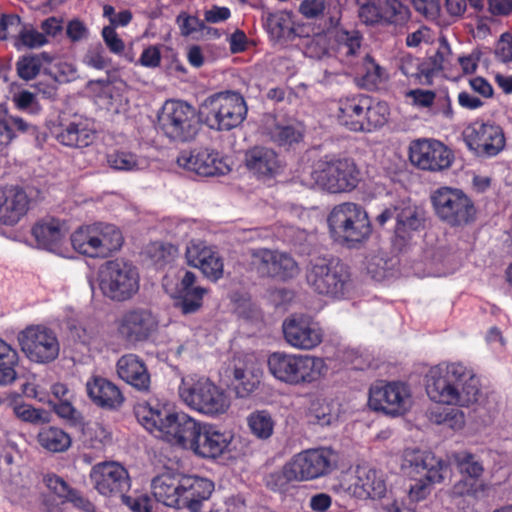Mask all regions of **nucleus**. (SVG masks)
Instances as JSON below:
<instances>
[{
	"mask_svg": "<svg viewBox=\"0 0 512 512\" xmlns=\"http://www.w3.org/2000/svg\"><path fill=\"white\" fill-rule=\"evenodd\" d=\"M286 343L297 350L310 351L323 341L324 333L318 323L308 317L292 315L282 324Z\"/></svg>",
	"mask_w": 512,
	"mask_h": 512,
	"instance_id": "nucleus-22",
	"label": "nucleus"
},
{
	"mask_svg": "<svg viewBox=\"0 0 512 512\" xmlns=\"http://www.w3.org/2000/svg\"><path fill=\"white\" fill-rule=\"evenodd\" d=\"M436 215L450 226H463L474 221L476 208L460 189L440 187L431 195Z\"/></svg>",
	"mask_w": 512,
	"mask_h": 512,
	"instance_id": "nucleus-15",
	"label": "nucleus"
},
{
	"mask_svg": "<svg viewBox=\"0 0 512 512\" xmlns=\"http://www.w3.org/2000/svg\"><path fill=\"white\" fill-rule=\"evenodd\" d=\"M101 293L115 302L131 300L140 289V275L136 266L123 259L108 260L98 271Z\"/></svg>",
	"mask_w": 512,
	"mask_h": 512,
	"instance_id": "nucleus-9",
	"label": "nucleus"
},
{
	"mask_svg": "<svg viewBox=\"0 0 512 512\" xmlns=\"http://www.w3.org/2000/svg\"><path fill=\"white\" fill-rule=\"evenodd\" d=\"M136 415L140 424L155 437L184 449L189 448L199 422L184 412H172L160 404L140 405Z\"/></svg>",
	"mask_w": 512,
	"mask_h": 512,
	"instance_id": "nucleus-2",
	"label": "nucleus"
},
{
	"mask_svg": "<svg viewBox=\"0 0 512 512\" xmlns=\"http://www.w3.org/2000/svg\"><path fill=\"white\" fill-rule=\"evenodd\" d=\"M362 85L368 89H374L385 83L389 74L372 57L366 55L362 63Z\"/></svg>",
	"mask_w": 512,
	"mask_h": 512,
	"instance_id": "nucleus-51",
	"label": "nucleus"
},
{
	"mask_svg": "<svg viewBox=\"0 0 512 512\" xmlns=\"http://www.w3.org/2000/svg\"><path fill=\"white\" fill-rule=\"evenodd\" d=\"M252 261L262 274L272 277L288 279L296 276L299 272L296 261L284 252L256 249L252 251Z\"/></svg>",
	"mask_w": 512,
	"mask_h": 512,
	"instance_id": "nucleus-29",
	"label": "nucleus"
},
{
	"mask_svg": "<svg viewBox=\"0 0 512 512\" xmlns=\"http://www.w3.org/2000/svg\"><path fill=\"white\" fill-rule=\"evenodd\" d=\"M310 414L320 426H330L339 419V406L333 401L317 399L311 404Z\"/></svg>",
	"mask_w": 512,
	"mask_h": 512,
	"instance_id": "nucleus-50",
	"label": "nucleus"
},
{
	"mask_svg": "<svg viewBox=\"0 0 512 512\" xmlns=\"http://www.w3.org/2000/svg\"><path fill=\"white\" fill-rule=\"evenodd\" d=\"M118 376L138 390H147L150 385V375L144 362L134 354L122 356L116 365Z\"/></svg>",
	"mask_w": 512,
	"mask_h": 512,
	"instance_id": "nucleus-40",
	"label": "nucleus"
},
{
	"mask_svg": "<svg viewBox=\"0 0 512 512\" xmlns=\"http://www.w3.org/2000/svg\"><path fill=\"white\" fill-rule=\"evenodd\" d=\"M84 64L87 66L103 70L110 66L111 59L101 45L90 47L83 58Z\"/></svg>",
	"mask_w": 512,
	"mask_h": 512,
	"instance_id": "nucleus-61",
	"label": "nucleus"
},
{
	"mask_svg": "<svg viewBox=\"0 0 512 512\" xmlns=\"http://www.w3.org/2000/svg\"><path fill=\"white\" fill-rule=\"evenodd\" d=\"M176 23L181 35L185 37H196L205 27L203 21L186 12H182L177 16Z\"/></svg>",
	"mask_w": 512,
	"mask_h": 512,
	"instance_id": "nucleus-60",
	"label": "nucleus"
},
{
	"mask_svg": "<svg viewBox=\"0 0 512 512\" xmlns=\"http://www.w3.org/2000/svg\"><path fill=\"white\" fill-rule=\"evenodd\" d=\"M298 177L306 187H317L329 193H343L352 191L358 185L360 173L353 160L325 155L312 167L303 170Z\"/></svg>",
	"mask_w": 512,
	"mask_h": 512,
	"instance_id": "nucleus-5",
	"label": "nucleus"
},
{
	"mask_svg": "<svg viewBox=\"0 0 512 512\" xmlns=\"http://www.w3.org/2000/svg\"><path fill=\"white\" fill-rule=\"evenodd\" d=\"M21 32V19L19 16L10 14L3 15L0 19V40L13 38L14 42Z\"/></svg>",
	"mask_w": 512,
	"mask_h": 512,
	"instance_id": "nucleus-63",
	"label": "nucleus"
},
{
	"mask_svg": "<svg viewBox=\"0 0 512 512\" xmlns=\"http://www.w3.org/2000/svg\"><path fill=\"white\" fill-rule=\"evenodd\" d=\"M369 407L386 416L397 418L409 413L414 405L411 386L404 381H377L369 388Z\"/></svg>",
	"mask_w": 512,
	"mask_h": 512,
	"instance_id": "nucleus-12",
	"label": "nucleus"
},
{
	"mask_svg": "<svg viewBox=\"0 0 512 512\" xmlns=\"http://www.w3.org/2000/svg\"><path fill=\"white\" fill-rule=\"evenodd\" d=\"M90 91L95 103L103 109L119 112L127 103L126 84L121 80L90 82Z\"/></svg>",
	"mask_w": 512,
	"mask_h": 512,
	"instance_id": "nucleus-33",
	"label": "nucleus"
},
{
	"mask_svg": "<svg viewBox=\"0 0 512 512\" xmlns=\"http://www.w3.org/2000/svg\"><path fill=\"white\" fill-rule=\"evenodd\" d=\"M177 164L202 177L225 175L230 171L227 159L210 149L181 151L177 157Z\"/></svg>",
	"mask_w": 512,
	"mask_h": 512,
	"instance_id": "nucleus-23",
	"label": "nucleus"
},
{
	"mask_svg": "<svg viewBox=\"0 0 512 512\" xmlns=\"http://www.w3.org/2000/svg\"><path fill=\"white\" fill-rule=\"evenodd\" d=\"M396 264L397 260L388 257L387 253L384 251H378L366 258L367 272L377 281H381L391 275Z\"/></svg>",
	"mask_w": 512,
	"mask_h": 512,
	"instance_id": "nucleus-49",
	"label": "nucleus"
},
{
	"mask_svg": "<svg viewBox=\"0 0 512 512\" xmlns=\"http://www.w3.org/2000/svg\"><path fill=\"white\" fill-rule=\"evenodd\" d=\"M46 43L47 38L45 34L34 29H24L21 26V32H19L14 45L18 50H20L24 47L38 48L45 45Z\"/></svg>",
	"mask_w": 512,
	"mask_h": 512,
	"instance_id": "nucleus-58",
	"label": "nucleus"
},
{
	"mask_svg": "<svg viewBox=\"0 0 512 512\" xmlns=\"http://www.w3.org/2000/svg\"><path fill=\"white\" fill-rule=\"evenodd\" d=\"M263 17L266 29L273 39L290 40L293 38L294 22L292 12L286 10L265 12Z\"/></svg>",
	"mask_w": 512,
	"mask_h": 512,
	"instance_id": "nucleus-44",
	"label": "nucleus"
},
{
	"mask_svg": "<svg viewBox=\"0 0 512 512\" xmlns=\"http://www.w3.org/2000/svg\"><path fill=\"white\" fill-rule=\"evenodd\" d=\"M74 250L90 258H107L123 245L122 232L113 224L97 222L74 231L70 237Z\"/></svg>",
	"mask_w": 512,
	"mask_h": 512,
	"instance_id": "nucleus-10",
	"label": "nucleus"
},
{
	"mask_svg": "<svg viewBox=\"0 0 512 512\" xmlns=\"http://www.w3.org/2000/svg\"><path fill=\"white\" fill-rule=\"evenodd\" d=\"M22 352L36 363L54 361L60 352V343L55 332L42 325H32L17 335Z\"/></svg>",
	"mask_w": 512,
	"mask_h": 512,
	"instance_id": "nucleus-18",
	"label": "nucleus"
},
{
	"mask_svg": "<svg viewBox=\"0 0 512 512\" xmlns=\"http://www.w3.org/2000/svg\"><path fill=\"white\" fill-rule=\"evenodd\" d=\"M157 328L156 316L145 308L129 309L118 320L119 334L130 343L147 340Z\"/></svg>",
	"mask_w": 512,
	"mask_h": 512,
	"instance_id": "nucleus-27",
	"label": "nucleus"
},
{
	"mask_svg": "<svg viewBox=\"0 0 512 512\" xmlns=\"http://www.w3.org/2000/svg\"><path fill=\"white\" fill-rule=\"evenodd\" d=\"M495 56L503 63L512 62V33L501 34L496 44Z\"/></svg>",
	"mask_w": 512,
	"mask_h": 512,
	"instance_id": "nucleus-64",
	"label": "nucleus"
},
{
	"mask_svg": "<svg viewBox=\"0 0 512 512\" xmlns=\"http://www.w3.org/2000/svg\"><path fill=\"white\" fill-rule=\"evenodd\" d=\"M32 235L40 248L64 255L63 244L67 235L64 223L56 219L39 221L33 226Z\"/></svg>",
	"mask_w": 512,
	"mask_h": 512,
	"instance_id": "nucleus-35",
	"label": "nucleus"
},
{
	"mask_svg": "<svg viewBox=\"0 0 512 512\" xmlns=\"http://www.w3.org/2000/svg\"><path fill=\"white\" fill-rule=\"evenodd\" d=\"M399 69L413 84L426 85L432 82L429 68L422 66L420 60L411 55H404L400 59Z\"/></svg>",
	"mask_w": 512,
	"mask_h": 512,
	"instance_id": "nucleus-48",
	"label": "nucleus"
},
{
	"mask_svg": "<svg viewBox=\"0 0 512 512\" xmlns=\"http://www.w3.org/2000/svg\"><path fill=\"white\" fill-rule=\"evenodd\" d=\"M262 371L252 358L238 359L233 369V389L238 398L249 397L260 384Z\"/></svg>",
	"mask_w": 512,
	"mask_h": 512,
	"instance_id": "nucleus-36",
	"label": "nucleus"
},
{
	"mask_svg": "<svg viewBox=\"0 0 512 512\" xmlns=\"http://www.w3.org/2000/svg\"><path fill=\"white\" fill-rule=\"evenodd\" d=\"M250 432L258 439H269L274 432L275 420L267 410H256L247 417Z\"/></svg>",
	"mask_w": 512,
	"mask_h": 512,
	"instance_id": "nucleus-47",
	"label": "nucleus"
},
{
	"mask_svg": "<svg viewBox=\"0 0 512 512\" xmlns=\"http://www.w3.org/2000/svg\"><path fill=\"white\" fill-rule=\"evenodd\" d=\"M6 126H8L12 133V140L16 137V132L23 134L34 135L37 132L36 126L27 122L19 116L9 114L8 108L5 105V116H3Z\"/></svg>",
	"mask_w": 512,
	"mask_h": 512,
	"instance_id": "nucleus-62",
	"label": "nucleus"
},
{
	"mask_svg": "<svg viewBox=\"0 0 512 512\" xmlns=\"http://www.w3.org/2000/svg\"><path fill=\"white\" fill-rule=\"evenodd\" d=\"M429 418L438 425H446L453 430H460L465 425V415L457 408H435L430 410Z\"/></svg>",
	"mask_w": 512,
	"mask_h": 512,
	"instance_id": "nucleus-53",
	"label": "nucleus"
},
{
	"mask_svg": "<svg viewBox=\"0 0 512 512\" xmlns=\"http://www.w3.org/2000/svg\"><path fill=\"white\" fill-rule=\"evenodd\" d=\"M185 258L189 266L199 269L207 279L216 282L223 277V259L215 247L203 241H191L186 247Z\"/></svg>",
	"mask_w": 512,
	"mask_h": 512,
	"instance_id": "nucleus-28",
	"label": "nucleus"
},
{
	"mask_svg": "<svg viewBox=\"0 0 512 512\" xmlns=\"http://www.w3.org/2000/svg\"><path fill=\"white\" fill-rule=\"evenodd\" d=\"M449 459L457 465L461 474L465 477L478 480L483 473L482 464L468 451L452 453Z\"/></svg>",
	"mask_w": 512,
	"mask_h": 512,
	"instance_id": "nucleus-54",
	"label": "nucleus"
},
{
	"mask_svg": "<svg viewBox=\"0 0 512 512\" xmlns=\"http://www.w3.org/2000/svg\"><path fill=\"white\" fill-rule=\"evenodd\" d=\"M423 211L410 202H401L396 206L395 242L405 245L423 226Z\"/></svg>",
	"mask_w": 512,
	"mask_h": 512,
	"instance_id": "nucleus-32",
	"label": "nucleus"
},
{
	"mask_svg": "<svg viewBox=\"0 0 512 512\" xmlns=\"http://www.w3.org/2000/svg\"><path fill=\"white\" fill-rule=\"evenodd\" d=\"M299 13L309 20H324L327 28L341 24L342 5L339 0H303Z\"/></svg>",
	"mask_w": 512,
	"mask_h": 512,
	"instance_id": "nucleus-38",
	"label": "nucleus"
},
{
	"mask_svg": "<svg viewBox=\"0 0 512 512\" xmlns=\"http://www.w3.org/2000/svg\"><path fill=\"white\" fill-rule=\"evenodd\" d=\"M14 414L22 421L38 424L49 422V413L43 409L34 408L27 403H19L13 407Z\"/></svg>",
	"mask_w": 512,
	"mask_h": 512,
	"instance_id": "nucleus-57",
	"label": "nucleus"
},
{
	"mask_svg": "<svg viewBox=\"0 0 512 512\" xmlns=\"http://www.w3.org/2000/svg\"><path fill=\"white\" fill-rule=\"evenodd\" d=\"M327 222L334 241L349 248L363 244L372 233L368 213L361 205L353 202L335 205L328 215Z\"/></svg>",
	"mask_w": 512,
	"mask_h": 512,
	"instance_id": "nucleus-8",
	"label": "nucleus"
},
{
	"mask_svg": "<svg viewBox=\"0 0 512 512\" xmlns=\"http://www.w3.org/2000/svg\"><path fill=\"white\" fill-rule=\"evenodd\" d=\"M306 280L315 292L334 299L345 297L352 288L348 268L338 261L325 258L311 261Z\"/></svg>",
	"mask_w": 512,
	"mask_h": 512,
	"instance_id": "nucleus-11",
	"label": "nucleus"
},
{
	"mask_svg": "<svg viewBox=\"0 0 512 512\" xmlns=\"http://www.w3.org/2000/svg\"><path fill=\"white\" fill-rule=\"evenodd\" d=\"M425 390L432 402L452 407H469L481 395L473 370L461 362L432 366L425 375Z\"/></svg>",
	"mask_w": 512,
	"mask_h": 512,
	"instance_id": "nucleus-1",
	"label": "nucleus"
},
{
	"mask_svg": "<svg viewBox=\"0 0 512 512\" xmlns=\"http://www.w3.org/2000/svg\"><path fill=\"white\" fill-rule=\"evenodd\" d=\"M400 469L405 477L414 481L409 487L408 498L417 503L430 495L434 484L445 479L448 464L430 451L407 448L402 453Z\"/></svg>",
	"mask_w": 512,
	"mask_h": 512,
	"instance_id": "nucleus-3",
	"label": "nucleus"
},
{
	"mask_svg": "<svg viewBox=\"0 0 512 512\" xmlns=\"http://www.w3.org/2000/svg\"><path fill=\"white\" fill-rule=\"evenodd\" d=\"M409 159L415 167L421 170L438 172L451 166L454 155L441 141L420 138L410 143Z\"/></svg>",
	"mask_w": 512,
	"mask_h": 512,
	"instance_id": "nucleus-20",
	"label": "nucleus"
},
{
	"mask_svg": "<svg viewBox=\"0 0 512 512\" xmlns=\"http://www.w3.org/2000/svg\"><path fill=\"white\" fill-rule=\"evenodd\" d=\"M463 139L470 150L477 154L495 156L505 146V136L499 125L475 121L463 130Z\"/></svg>",
	"mask_w": 512,
	"mask_h": 512,
	"instance_id": "nucleus-21",
	"label": "nucleus"
},
{
	"mask_svg": "<svg viewBox=\"0 0 512 512\" xmlns=\"http://www.w3.org/2000/svg\"><path fill=\"white\" fill-rule=\"evenodd\" d=\"M86 391L89 398L100 407L117 408L124 401L120 389L101 376H92L86 382Z\"/></svg>",
	"mask_w": 512,
	"mask_h": 512,
	"instance_id": "nucleus-39",
	"label": "nucleus"
},
{
	"mask_svg": "<svg viewBox=\"0 0 512 512\" xmlns=\"http://www.w3.org/2000/svg\"><path fill=\"white\" fill-rule=\"evenodd\" d=\"M47 59L45 54H30L19 58L16 64L19 77L24 80L35 78L40 73L44 60Z\"/></svg>",
	"mask_w": 512,
	"mask_h": 512,
	"instance_id": "nucleus-55",
	"label": "nucleus"
},
{
	"mask_svg": "<svg viewBox=\"0 0 512 512\" xmlns=\"http://www.w3.org/2000/svg\"><path fill=\"white\" fill-rule=\"evenodd\" d=\"M267 367L275 380L290 386L318 383L329 371L322 357L284 351L271 353L267 359Z\"/></svg>",
	"mask_w": 512,
	"mask_h": 512,
	"instance_id": "nucleus-4",
	"label": "nucleus"
},
{
	"mask_svg": "<svg viewBox=\"0 0 512 512\" xmlns=\"http://www.w3.org/2000/svg\"><path fill=\"white\" fill-rule=\"evenodd\" d=\"M196 275L180 269L176 274H167L163 279L166 293L175 299V305L183 314L197 312L203 305V298L208 293L205 287L196 285Z\"/></svg>",
	"mask_w": 512,
	"mask_h": 512,
	"instance_id": "nucleus-17",
	"label": "nucleus"
},
{
	"mask_svg": "<svg viewBox=\"0 0 512 512\" xmlns=\"http://www.w3.org/2000/svg\"><path fill=\"white\" fill-rule=\"evenodd\" d=\"M12 102L17 109L27 112L31 115H36L41 111V106L37 100L36 95L27 90H22L15 93L12 96Z\"/></svg>",
	"mask_w": 512,
	"mask_h": 512,
	"instance_id": "nucleus-59",
	"label": "nucleus"
},
{
	"mask_svg": "<svg viewBox=\"0 0 512 512\" xmlns=\"http://www.w3.org/2000/svg\"><path fill=\"white\" fill-rule=\"evenodd\" d=\"M344 489L358 499H380L386 495L387 481L383 471L368 464L351 469L343 482Z\"/></svg>",
	"mask_w": 512,
	"mask_h": 512,
	"instance_id": "nucleus-19",
	"label": "nucleus"
},
{
	"mask_svg": "<svg viewBox=\"0 0 512 512\" xmlns=\"http://www.w3.org/2000/svg\"><path fill=\"white\" fill-rule=\"evenodd\" d=\"M214 490V484L203 477L182 475L179 490V506L177 509H187L189 512H200Z\"/></svg>",
	"mask_w": 512,
	"mask_h": 512,
	"instance_id": "nucleus-30",
	"label": "nucleus"
},
{
	"mask_svg": "<svg viewBox=\"0 0 512 512\" xmlns=\"http://www.w3.org/2000/svg\"><path fill=\"white\" fill-rule=\"evenodd\" d=\"M29 198L19 187L0 188V223L6 226L17 224L28 212Z\"/></svg>",
	"mask_w": 512,
	"mask_h": 512,
	"instance_id": "nucleus-31",
	"label": "nucleus"
},
{
	"mask_svg": "<svg viewBox=\"0 0 512 512\" xmlns=\"http://www.w3.org/2000/svg\"><path fill=\"white\" fill-rule=\"evenodd\" d=\"M233 434L210 423L198 422L188 449L202 458H217L227 452Z\"/></svg>",
	"mask_w": 512,
	"mask_h": 512,
	"instance_id": "nucleus-24",
	"label": "nucleus"
},
{
	"mask_svg": "<svg viewBox=\"0 0 512 512\" xmlns=\"http://www.w3.org/2000/svg\"><path fill=\"white\" fill-rule=\"evenodd\" d=\"M56 139L67 147L84 148L93 143L95 131L88 119L75 116L69 122L61 124L56 132Z\"/></svg>",
	"mask_w": 512,
	"mask_h": 512,
	"instance_id": "nucleus-34",
	"label": "nucleus"
},
{
	"mask_svg": "<svg viewBox=\"0 0 512 512\" xmlns=\"http://www.w3.org/2000/svg\"><path fill=\"white\" fill-rule=\"evenodd\" d=\"M181 476L163 473L152 480L151 488L158 502L172 508L179 506Z\"/></svg>",
	"mask_w": 512,
	"mask_h": 512,
	"instance_id": "nucleus-42",
	"label": "nucleus"
},
{
	"mask_svg": "<svg viewBox=\"0 0 512 512\" xmlns=\"http://www.w3.org/2000/svg\"><path fill=\"white\" fill-rule=\"evenodd\" d=\"M160 130L175 141L192 139L198 129V118L193 106L181 100H168L158 114Z\"/></svg>",
	"mask_w": 512,
	"mask_h": 512,
	"instance_id": "nucleus-14",
	"label": "nucleus"
},
{
	"mask_svg": "<svg viewBox=\"0 0 512 512\" xmlns=\"http://www.w3.org/2000/svg\"><path fill=\"white\" fill-rule=\"evenodd\" d=\"M38 443L49 452L60 453L66 451L72 443L68 433L58 427H44L37 436Z\"/></svg>",
	"mask_w": 512,
	"mask_h": 512,
	"instance_id": "nucleus-45",
	"label": "nucleus"
},
{
	"mask_svg": "<svg viewBox=\"0 0 512 512\" xmlns=\"http://www.w3.org/2000/svg\"><path fill=\"white\" fill-rule=\"evenodd\" d=\"M18 362L17 351L0 338V385H9L16 380Z\"/></svg>",
	"mask_w": 512,
	"mask_h": 512,
	"instance_id": "nucleus-46",
	"label": "nucleus"
},
{
	"mask_svg": "<svg viewBox=\"0 0 512 512\" xmlns=\"http://www.w3.org/2000/svg\"><path fill=\"white\" fill-rule=\"evenodd\" d=\"M246 165L259 176H274L281 169L276 152L267 147H254L246 154Z\"/></svg>",
	"mask_w": 512,
	"mask_h": 512,
	"instance_id": "nucleus-41",
	"label": "nucleus"
},
{
	"mask_svg": "<svg viewBox=\"0 0 512 512\" xmlns=\"http://www.w3.org/2000/svg\"><path fill=\"white\" fill-rule=\"evenodd\" d=\"M178 396L190 409L212 418L226 414L231 406L229 393L204 376L182 377Z\"/></svg>",
	"mask_w": 512,
	"mask_h": 512,
	"instance_id": "nucleus-6",
	"label": "nucleus"
},
{
	"mask_svg": "<svg viewBox=\"0 0 512 512\" xmlns=\"http://www.w3.org/2000/svg\"><path fill=\"white\" fill-rule=\"evenodd\" d=\"M272 141L279 145H291L301 140L303 128L298 123H276L269 131Z\"/></svg>",
	"mask_w": 512,
	"mask_h": 512,
	"instance_id": "nucleus-52",
	"label": "nucleus"
},
{
	"mask_svg": "<svg viewBox=\"0 0 512 512\" xmlns=\"http://www.w3.org/2000/svg\"><path fill=\"white\" fill-rule=\"evenodd\" d=\"M390 109L386 102L373 100L367 95L357 94L338 101L337 120L353 132H372L384 126Z\"/></svg>",
	"mask_w": 512,
	"mask_h": 512,
	"instance_id": "nucleus-7",
	"label": "nucleus"
},
{
	"mask_svg": "<svg viewBox=\"0 0 512 512\" xmlns=\"http://www.w3.org/2000/svg\"><path fill=\"white\" fill-rule=\"evenodd\" d=\"M359 18L368 25L403 24L410 17L409 8L399 0H358Z\"/></svg>",
	"mask_w": 512,
	"mask_h": 512,
	"instance_id": "nucleus-25",
	"label": "nucleus"
},
{
	"mask_svg": "<svg viewBox=\"0 0 512 512\" xmlns=\"http://www.w3.org/2000/svg\"><path fill=\"white\" fill-rule=\"evenodd\" d=\"M94 488L104 496L124 495L130 488L127 470L118 462L106 461L94 465L90 471Z\"/></svg>",
	"mask_w": 512,
	"mask_h": 512,
	"instance_id": "nucleus-26",
	"label": "nucleus"
},
{
	"mask_svg": "<svg viewBox=\"0 0 512 512\" xmlns=\"http://www.w3.org/2000/svg\"><path fill=\"white\" fill-rule=\"evenodd\" d=\"M46 482L48 488L60 498L72 502L76 506H81L84 503V499L81 495L76 490L70 488L62 478L53 475L49 476Z\"/></svg>",
	"mask_w": 512,
	"mask_h": 512,
	"instance_id": "nucleus-56",
	"label": "nucleus"
},
{
	"mask_svg": "<svg viewBox=\"0 0 512 512\" xmlns=\"http://www.w3.org/2000/svg\"><path fill=\"white\" fill-rule=\"evenodd\" d=\"M338 463L337 453L329 447L311 448L295 454L286 464V475L298 482L315 480L330 474Z\"/></svg>",
	"mask_w": 512,
	"mask_h": 512,
	"instance_id": "nucleus-13",
	"label": "nucleus"
},
{
	"mask_svg": "<svg viewBox=\"0 0 512 512\" xmlns=\"http://www.w3.org/2000/svg\"><path fill=\"white\" fill-rule=\"evenodd\" d=\"M106 162L111 169L122 172H137L149 166V161L145 156L138 155L126 148L108 151Z\"/></svg>",
	"mask_w": 512,
	"mask_h": 512,
	"instance_id": "nucleus-43",
	"label": "nucleus"
},
{
	"mask_svg": "<svg viewBox=\"0 0 512 512\" xmlns=\"http://www.w3.org/2000/svg\"><path fill=\"white\" fill-rule=\"evenodd\" d=\"M208 117L213 120L212 127L228 131L238 127L247 116L244 98L236 92L225 91L211 95L205 101Z\"/></svg>",
	"mask_w": 512,
	"mask_h": 512,
	"instance_id": "nucleus-16",
	"label": "nucleus"
},
{
	"mask_svg": "<svg viewBox=\"0 0 512 512\" xmlns=\"http://www.w3.org/2000/svg\"><path fill=\"white\" fill-rule=\"evenodd\" d=\"M327 35L332 39V49L337 57L347 65L354 63V58L361 49L362 37L358 31L347 30L337 25L327 28Z\"/></svg>",
	"mask_w": 512,
	"mask_h": 512,
	"instance_id": "nucleus-37",
	"label": "nucleus"
}]
</instances>
